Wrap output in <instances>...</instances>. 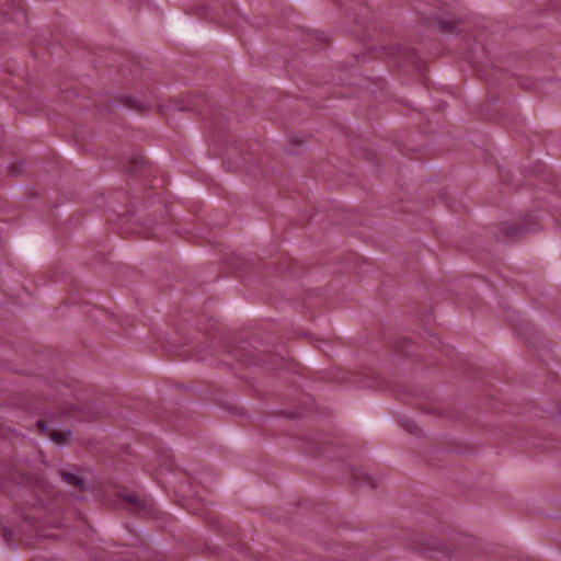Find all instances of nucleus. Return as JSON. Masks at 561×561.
Segmentation results:
<instances>
[{
  "label": "nucleus",
  "mask_w": 561,
  "mask_h": 561,
  "mask_svg": "<svg viewBox=\"0 0 561 561\" xmlns=\"http://www.w3.org/2000/svg\"><path fill=\"white\" fill-rule=\"evenodd\" d=\"M62 480L75 488H77L79 491L84 489V482L81 478L78 476L70 473V472H62L61 474Z\"/></svg>",
  "instance_id": "20e7f679"
},
{
  "label": "nucleus",
  "mask_w": 561,
  "mask_h": 561,
  "mask_svg": "<svg viewBox=\"0 0 561 561\" xmlns=\"http://www.w3.org/2000/svg\"><path fill=\"white\" fill-rule=\"evenodd\" d=\"M118 503L121 506L133 512H147L149 510V503L146 499H141L137 494L128 493L125 490L117 492Z\"/></svg>",
  "instance_id": "f257e3e1"
},
{
  "label": "nucleus",
  "mask_w": 561,
  "mask_h": 561,
  "mask_svg": "<svg viewBox=\"0 0 561 561\" xmlns=\"http://www.w3.org/2000/svg\"><path fill=\"white\" fill-rule=\"evenodd\" d=\"M151 234H147V238H150ZM152 237H156V232H152Z\"/></svg>",
  "instance_id": "9d476101"
},
{
  "label": "nucleus",
  "mask_w": 561,
  "mask_h": 561,
  "mask_svg": "<svg viewBox=\"0 0 561 561\" xmlns=\"http://www.w3.org/2000/svg\"><path fill=\"white\" fill-rule=\"evenodd\" d=\"M442 26L448 31H454L455 26L451 22H442Z\"/></svg>",
  "instance_id": "39448f33"
},
{
  "label": "nucleus",
  "mask_w": 561,
  "mask_h": 561,
  "mask_svg": "<svg viewBox=\"0 0 561 561\" xmlns=\"http://www.w3.org/2000/svg\"><path fill=\"white\" fill-rule=\"evenodd\" d=\"M415 427L416 426L414 424L407 425V430L411 433H414Z\"/></svg>",
  "instance_id": "0eeeda50"
},
{
  "label": "nucleus",
  "mask_w": 561,
  "mask_h": 561,
  "mask_svg": "<svg viewBox=\"0 0 561 561\" xmlns=\"http://www.w3.org/2000/svg\"><path fill=\"white\" fill-rule=\"evenodd\" d=\"M163 466H165L168 470L171 469V462L169 463L168 460L164 461Z\"/></svg>",
  "instance_id": "1a4fd4ad"
},
{
  "label": "nucleus",
  "mask_w": 561,
  "mask_h": 561,
  "mask_svg": "<svg viewBox=\"0 0 561 561\" xmlns=\"http://www.w3.org/2000/svg\"><path fill=\"white\" fill-rule=\"evenodd\" d=\"M363 479H364L365 483L373 485L371 478L369 476H367L366 473L363 474Z\"/></svg>",
  "instance_id": "423d86ee"
},
{
  "label": "nucleus",
  "mask_w": 561,
  "mask_h": 561,
  "mask_svg": "<svg viewBox=\"0 0 561 561\" xmlns=\"http://www.w3.org/2000/svg\"><path fill=\"white\" fill-rule=\"evenodd\" d=\"M20 5H21V4H20V1H19V2H16V3H14V7H19V8H20Z\"/></svg>",
  "instance_id": "9b49d317"
},
{
  "label": "nucleus",
  "mask_w": 561,
  "mask_h": 561,
  "mask_svg": "<svg viewBox=\"0 0 561 561\" xmlns=\"http://www.w3.org/2000/svg\"><path fill=\"white\" fill-rule=\"evenodd\" d=\"M387 55L393 58L398 64L414 62V55L407 47L398 46L390 48Z\"/></svg>",
  "instance_id": "7ed1b4c3"
},
{
  "label": "nucleus",
  "mask_w": 561,
  "mask_h": 561,
  "mask_svg": "<svg viewBox=\"0 0 561 561\" xmlns=\"http://www.w3.org/2000/svg\"><path fill=\"white\" fill-rule=\"evenodd\" d=\"M37 427L39 433L47 435L56 444L62 445L70 440V432L51 430L45 421H38Z\"/></svg>",
  "instance_id": "f03ea898"
},
{
  "label": "nucleus",
  "mask_w": 561,
  "mask_h": 561,
  "mask_svg": "<svg viewBox=\"0 0 561 561\" xmlns=\"http://www.w3.org/2000/svg\"><path fill=\"white\" fill-rule=\"evenodd\" d=\"M41 536L48 537L49 535L48 534H41Z\"/></svg>",
  "instance_id": "f8f14e48"
},
{
  "label": "nucleus",
  "mask_w": 561,
  "mask_h": 561,
  "mask_svg": "<svg viewBox=\"0 0 561 561\" xmlns=\"http://www.w3.org/2000/svg\"><path fill=\"white\" fill-rule=\"evenodd\" d=\"M278 359L279 358H277L271 366L276 368L278 366ZM280 359L284 360V358Z\"/></svg>",
  "instance_id": "6e6552de"
}]
</instances>
